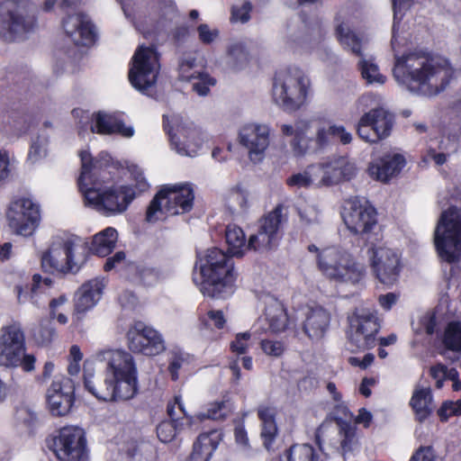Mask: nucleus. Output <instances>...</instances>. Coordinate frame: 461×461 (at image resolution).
<instances>
[{
	"label": "nucleus",
	"instance_id": "f257e3e1",
	"mask_svg": "<svg viewBox=\"0 0 461 461\" xmlns=\"http://www.w3.org/2000/svg\"><path fill=\"white\" fill-rule=\"evenodd\" d=\"M92 361L103 365V376L89 370L84 375L86 389L102 401H127L138 390V370L133 357L122 349L106 348L95 352Z\"/></svg>",
	"mask_w": 461,
	"mask_h": 461
},
{
	"label": "nucleus",
	"instance_id": "f03ea898",
	"mask_svg": "<svg viewBox=\"0 0 461 461\" xmlns=\"http://www.w3.org/2000/svg\"><path fill=\"white\" fill-rule=\"evenodd\" d=\"M454 72L446 58L424 51H413L402 57L395 55L393 69L398 84L413 94L429 97L444 91Z\"/></svg>",
	"mask_w": 461,
	"mask_h": 461
},
{
	"label": "nucleus",
	"instance_id": "7ed1b4c3",
	"mask_svg": "<svg viewBox=\"0 0 461 461\" xmlns=\"http://www.w3.org/2000/svg\"><path fill=\"white\" fill-rule=\"evenodd\" d=\"M81 174L78 177V187L83 194L86 205L93 207L105 215H115L124 212L134 199L135 190L129 185H113L103 187L99 179L104 167L109 165L107 154H102V159L93 161L86 151L80 153Z\"/></svg>",
	"mask_w": 461,
	"mask_h": 461
},
{
	"label": "nucleus",
	"instance_id": "20e7f679",
	"mask_svg": "<svg viewBox=\"0 0 461 461\" xmlns=\"http://www.w3.org/2000/svg\"><path fill=\"white\" fill-rule=\"evenodd\" d=\"M193 279L204 295L218 299L230 296L236 280L231 258L218 248L198 254Z\"/></svg>",
	"mask_w": 461,
	"mask_h": 461
},
{
	"label": "nucleus",
	"instance_id": "39448f33",
	"mask_svg": "<svg viewBox=\"0 0 461 461\" xmlns=\"http://www.w3.org/2000/svg\"><path fill=\"white\" fill-rule=\"evenodd\" d=\"M86 258V243L78 236L65 234L53 239L41 257V266L49 272L76 273Z\"/></svg>",
	"mask_w": 461,
	"mask_h": 461
},
{
	"label": "nucleus",
	"instance_id": "423d86ee",
	"mask_svg": "<svg viewBox=\"0 0 461 461\" xmlns=\"http://www.w3.org/2000/svg\"><path fill=\"white\" fill-rule=\"evenodd\" d=\"M194 191L190 183L164 185L150 201L146 221L156 222L166 215H178L190 212L194 206Z\"/></svg>",
	"mask_w": 461,
	"mask_h": 461
},
{
	"label": "nucleus",
	"instance_id": "0eeeda50",
	"mask_svg": "<svg viewBox=\"0 0 461 461\" xmlns=\"http://www.w3.org/2000/svg\"><path fill=\"white\" fill-rule=\"evenodd\" d=\"M36 27V6L30 0H5L0 3V37L16 41Z\"/></svg>",
	"mask_w": 461,
	"mask_h": 461
},
{
	"label": "nucleus",
	"instance_id": "6e6552de",
	"mask_svg": "<svg viewBox=\"0 0 461 461\" xmlns=\"http://www.w3.org/2000/svg\"><path fill=\"white\" fill-rule=\"evenodd\" d=\"M310 86V79L301 68H288L276 75L273 98L284 109L295 111L305 104Z\"/></svg>",
	"mask_w": 461,
	"mask_h": 461
},
{
	"label": "nucleus",
	"instance_id": "1a4fd4ad",
	"mask_svg": "<svg viewBox=\"0 0 461 461\" xmlns=\"http://www.w3.org/2000/svg\"><path fill=\"white\" fill-rule=\"evenodd\" d=\"M319 270L330 280L339 283H358L365 276V266L346 250L337 247L325 248L317 256Z\"/></svg>",
	"mask_w": 461,
	"mask_h": 461
},
{
	"label": "nucleus",
	"instance_id": "9d476101",
	"mask_svg": "<svg viewBox=\"0 0 461 461\" xmlns=\"http://www.w3.org/2000/svg\"><path fill=\"white\" fill-rule=\"evenodd\" d=\"M439 258L448 263L461 256V209L450 207L442 212L434 233Z\"/></svg>",
	"mask_w": 461,
	"mask_h": 461
},
{
	"label": "nucleus",
	"instance_id": "9b49d317",
	"mask_svg": "<svg viewBox=\"0 0 461 461\" xmlns=\"http://www.w3.org/2000/svg\"><path fill=\"white\" fill-rule=\"evenodd\" d=\"M160 65L158 55L153 47H139L132 57L129 80L138 91L152 95Z\"/></svg>",
	"mask_w": 461,
	"mask_h": 461
},
{
	"label": "nucleus",
	"instance_id": "f8f14e48",
	"mask_svg": "<svg viewBox=\"0 0 461 461\" xmlns=\"http://www.w3.org/2000/svg\"><path fill=\"white\" fill-rule=\"evenodd\" d=\"M348 321V338L351 350H366L375 347V335L380 330L376 312L368 308H357Z\"/></svg>",
	"mask_w": 461,
	"mask_h": 461
},
{
	"label": "nucleus",
	"instance_id": "ddd939ff",
	"mask_svg": "<svg viewBox=\"0 0 461 461\" xmlns=\"http://www.w3.org/2000/svg\"><path fill=\"white\" fill-rule=\"evenodd\" d=\"M7 219L10 228L16 234L30 236L40 223V206L30 198H16L9 205Z\"/></svg>",
	"mask_w": 461,
	"mask_h": 461
},
{
	"label": "nucleus",
	"instance_id": "4468645a",
	"mask_svg": "<svg viewBox=\"0 0 461 461\" xmlns=\"http://www.w3.org/2000/svg\"><path fill=\"white\" fill-rule=\"evenodd\" d=\"M50 447L60 461H82L86 455L85 432L77 426L63 427Z\"/></svg>",
	"mask_w": 461,
	"mask_h": 461
},
{
	"label": "nucleus",
	"instance_id": "2eb2a0df",
	"mask_svg": "<svg viewBox=\"0 0 461 461\" xmlns=\"http://www.w3.org/2000/svg\"><path fill=\"white\" fill-rule=\"evenodd\" d=\"M342 218L348 230L362 237L367 236L376 228V212L374 207L358 198L345 202Z\"/></svg>",
	"mask_w": 461,
	"mask_h": 461
},
{
	"label": "nucleus",
	"instance_id": "dca6fc26",
	"mask_svg": "<svg viewBox=\"0 0 461 461\" xmlns=\"http://www.w3.org/2000/svg\"><path fill=\"white\" fill-rule=\"evenodd\" d=\"M393 126V116L384 108L372 109L364 113L356 125L358 137L370 143L387 138Z\"/></svg>",
	"mask_w": 461,
	"mask_h": 461
},
{
	"label": "nucleus",
	"instance_id": "f3484780",
	"mask_svg": "<svg viewBox=\"0 0 461 461\" xmlns=\"http://www.w3.org/2000/svg\"><path fill=\"white\" fill-rule=\"evenodd\" d=\"M128 346L132 352L158 356L166 350L162 334L150 326L138 321L127 333Z\"/></svg>",
	"mask_w": 461,
	"mask_h": 461
},
{
	"label": "nucleus",
	"instance_id": "a211bd4d",
	"mask_svg": "<svg viewBox=\"0 0 461 461\" xmlns=\"http://www.w3.org/2000/svg\"><path fill=\"white\" fill-rule=\"evenodd\" d=\"M281 222L282 208L276 207L259 221L257 232L249 238V249L261 253L274 249L278 245Z\"/></svg>",
	"mask_w": 461,
	"mask_h": 461
},
{
	"label": "nucleus",
	"instance_id": "6ab92c4d",
	"mask_svg": "<svg viewBox=\"0 0 461 461\" xmlns=\"http://www.w3.org/2000/svg\"><path fill=\"white\" fill-rule=\"evenodd\" d=\"M367 253L377 279L386 285H393L399 276L400 259L397 253L384 245L372 246Z\"/></svg>",
	"mask_w": 461,
	"mask_h": 461
},
{
	"label": "nucleus",
	"instance_id": "aec40b11",
	"mask_svg": "<svg viewBox=\"0 0 461 461\" xmlns=\"http://www.w3.org/2000/svg\"><path fill=\"white\" fill-rule=\"evenodd\" d=\"M239 142L248 150L251 161L260 162L270 143V128L267 124H246L239 131Z\"/></svg>",
	"mask_w": 461,
	"mask_h": 461
},
{
	"label": "nucleus",
	"instance_id": "412c9836",
	"mask_svg": "<svg viewBox=\"0 0 461 461\" xmlns=\"http://www.w3.org/2000/svg\"><path fill=\"white\" fill-rule=\"evenodd\" d=\"M169 138L172 147L178 154L192 157L202 147L207 135L193 122H184L169 131Z\"/></svg>",
	"mask_w": 461,
	"mask_h": 461
},
{
	"label": "nucleus",
	"instance_id": "4be33fe9",
	"mask_svg": "<svg viewBox=\"0 0 461 461\" xmlns=\"http://www.w3.org/2000/svg\"><path fill=\"white\" fill-rule=\"evenodd\" d=\"M24 336L13 325L2 329L0 334V366H18L24 352Z\"/></svg>",
	"mask_w": 461,
	"mask_h": 461
},
{
	"label": "nucleus",
	"instance_id": "5701e85b",
	"mask_svg": "<svg viewBox=\"0 0 461 461\" xmlns=\"http://www.w3.org/2000/svg\"><path fill=\"white\" fill-rule=\"evenodd\" d=\"M168 420L161 421L157 427V435L163 443L171 442L178 433L192 425V418L187 416L180 396H176L173 403L167 405Z\"/></svg>",
	"mask_w": 461,
	"mask_h": 461
},
{
	"label": "nucleus",
	"instance_id": "b1692460",
	"mask_svg": "<svg viewBox=\"0 0 461 461\" xmlns=\"http://www.w3.org/2000/svg\"><path fill=\"white\" fill-rule=\"evenodd\" d=\"M104 287L105 283L103 278H94L78 288L74 299V312L77 321L98 303Z\"/></svg>",
	"mask_w": 461,
	"mask_h": 461
},
{
	"label": "nucleus",
	"instance_id": "393cba45",
	"mask_svg": "<svg viewBox=\"0 0 461 461\" xmlns=\"http://www.w3.org/2000/svg\"><path fill=\"white\" fill-rule=\"evenodd\" d=\"M47 401L50 412L55 416L68 414L73 403L72 385L68 378L53 381L47 391Z\"/></svg>",
	"mask_w": 461,
	"mask_h": 461
},
{
	"label": "nucleus",
	"instance_id": "a878e982",
	"mask_svg": "<svg viewBox=\"0 0 461 461\" xmlns=\"http://www.w3.org/2000/svg\"><path fill=\"white\" fill-rule=\"evenodd\" d=\"M335 35L340 46L348 52L361 57L362 49L366 42L364 36L351 28L350 21L346 17L344 11L339 12L337 17Z\"/></svg>",
	"mask_w": 461,
	"mask_h": 461
},
{
	"label": "nucleus",
	"instance_id": "bb28decb",
	"mask_svg": "<svg viewBox=\"0 0 461 461\" xmlns=\"http://www.w3.org/2000/svg\"><path fill=\"white\" fill-rule=\"evenodd\" d=\"M63 28L76 45L86 46L94 41L93 25L85 14L68 15L63 21Z\"/></svg>",
	"mask_w": 461,
	"mask_h": 461
},
{
	"label": "nucleus",
	"instance_id": "cd10ccee",
	"mask_svg": "<svg viewBox=\"0 0 461 461\" xmlns=\"http://www.w3.org/2000/svg\"><path fill=\"white\" fill-rule=\"evenodd\" d=\"M303 329L311 339H320L326 333L330 321V313L321 306H309L303 309Z\"/></svg>",
	"mask_w": 461,
	"mask_h": 461
},
{
	"label": "nucleus",
	"instance_id": "c85d7f7f",
	"mask_svg": "<svg viewBox=\"0 0 461 461\" xmlns=\"http://www.w3.org/2000/svg\"><path fill=\"white\" fill-rule=\"evenodd\" d=\"M404 165L405 159L402 155L386 154L371 162L367 171L373 179L385 183L399 174Z\"/></svg>",
	"mask_w": 461,
	"mask_h": 461
},
{
	"label": "nucleus",
	"instance_id": "c756f323",
	"mask_svg": "<svg viewBox=\"0 0 461 461\" xmlns=\"http://www.w3.org/2000/svg\"><path fill=\"white\" fill-rule=\"evenodd\" d=\"M91 131L99 134L118 133L125 138L134 135V129L131 126H126L118 116L102 112L95 114V125L91 126Z\"/></svg>",
	"mask_w": 461,
	"mask_h": 461
},
{
	"label": "nucleus",
	"instance_id": "7c9ffc66",
	"mask_svg": "<svg viewBox=\"0 0 461 461\" xmlns=\"http://www.w3.org/2000/svg\"><path fill=\"white\" fill-rule=\"evenodd\" d=\"M327 167L332 185L351 180L357 176L358 170L355 160L348 156L329 158Z\"/></svg>",
	"mask_w": 461,
	"mask_h": 461
},
{
	"label": "nucleus",
	"instance_id": "2f4dec72",
	"mask_svg": "<svg viewBox=\"0 0 461 461\" xmlns=\"http://www.w3.org/2000/svg\"><path fill=\"white\" fill-rule=\"evenodd\" d=\"M221 440V433L217 429L201 433L193 446L191 461H209Z\"/></svg>",
	"mask_w": 461,
	"mask_h": 461
},
{
	"label": "nucleus",
	"instance_id": "473e14b6",
	"mask_svg": "<svg viewBox=\"0 0 461 461\" xmlns=\"http://www.w3.org/2000/svg\"><path fill=\"white\" fill-rule=\"evenodd\" d=\"M357 66L362 79L367 85L380 86L386 82V77L381 73L373 57H366L365 55L359 57Z\"/></svg>",
	"mask_w": 461,
	"mask_h": 461
},
{
	"label": "nucleus",
	"instance_id": "72a5a7b5",
	"mask_svg": "<svg viewBox=\"0 0 461 461\" xmlns=\"http://www.w3.org/2000/svg\"><path fill=\"white\" fill-rule=\"evenodd\" d=\"M117 239V230L108 227L93 237L90 249L97 256L106 257L114 249Z\"/></svg>",
	"mask_w": 461,
	"mask_h": 461
},
{
	"label": "nucleus",
	"instance_id": "f704fd0d",
	"mask_svg": "<svg viewBox=\"0 0 461 461\" xmlns=\"http://www.w3.org/2000/svg\"><path fill=\"white\" fill-rule=\"evenodd\" d=\"M258 416L262 423L261 437L265 447L268 448L277 433L275 420L276 410L271 406L260 405L258 409Z\"/></svg>",
	"mask_w": 461,
	"mask_h": 461
},
{
	"label": "nucleus",
	"instance_id": "c9c22d12",
	"mask_svg": "<svg viewBox=\"0 0 461 461\" xmlns=\"http://www.w3.org/2000/svg\"><path fill=\"white\" fill-rule=\"evenodd\" d=\"M194 63V59L183 61L180 65V78L185 81H191L194 79L195 81L192 84V88L194 92H196L199 95H206L209 92V86H213L215 81L212 78H210L205 74H198L188 75L187 71L189 68L193 67Z\"/></svg>",
	"mask_w": 461,
	"mask_h": 461
},
{
	"label": "nucleus",
	"instance_id": "e433bc0d",
	"mask_svg": "<svg viewBox=\"0 0 461 461\" xmlns=\"http://www.w3.org/2000/svg\"><path fill=\"white\" fill-rule=\"evenodd\" d=\"M411 405L418 420L420 421L425 420L434 408L430 388L416 389L411 399Z\"/></svg>",
	"mask_w": 461,
	"mask_h": 461
},
{
	"label": "nucleus",
	"instance_id": "4c0bfd02",
	"mask_svg": "<svg viewBox=\"0 0 461 461\" xmlns=\"http://www.w3.org/2000/svg\"><path fill=\"white\" fill-rule=\"evenodd\" d=\"M225 240L228 250L232 256L240 257L246 250H249L243 230L235 224H229L226 227Z\"/></svg>",
	"mask_w": 461,
	"mask_h": 461
},
{
	"label": "nucleus",
	"instance_id": "58836bf2",
	"mask_svg": "<svg viewBox=\"0 0 461 461\" xmlns=\"http://www.w3.org/2000/svg\"><path fill=\"white\" fill-rule=\"evenodd\" d=\"M266 320L273 332L284 331L288 325V317L283 304L273 301L266 307Z\"/></svg>",
	"mask_w": 461,
	"mask_h": 461
},
{
	"label": "nucleus",
	"instance_id": "ea45409f",
	"mask_svg": "<svg viewBox=\"0 0 461 461\" xmlns=\"http://www.w3.org/2000/svg\"><path fill=\"white\" fill-rule=\"evenodd\" d=\"M414 0H393V37L391 41L392 49L393 51L397 50V48L403 46L407 42V38L401 36L398 29V21L401 20L402 13L408 10L413 4Z\"/></svg>",
	"mask_w": 461,
	"mask_h": 461
},
{
	"label": "nucleus",
	"instance_id": "a19ab883",
	"mask_svg": "<svg viewBox=\"0 0 461 461\" xmlns=\"http://www.w3.org/2000/svg\"><path fill=\"white\" fill-rule=\"evenodd\" d=\"M442 345L447 351L461 355V321H450L445 328L441 339Z\"/></svg>",
	"mask_w": 461,
	"mask_h": 461
},
{
	"label": "nucleus",
	"instance_id": "79ce46f5",
	"mask_svg": "<svg viewBox=\"0 0 461 461\" xmlns=\"http://www.w3.org/2000/svg\"><path fill=\"white\" fill-rule=\"evenodd\" d=\"M226 204L233 212H244L249 208V193L240 185L230 188L225 194Z\"/></svg>",
	"mask_w": 461,
	"mask_h": 461
},
{
	"label": "nucleus",
	"instance_id": "37998d69",
	"mask_svg": "<svg viewBox=\"0 0 461 461\" xmlns=\"http://www.w3.org/2000/svg\"><path fill=\"white\" fill-rule=\"evenodd\" d=\"M312 187L331 186V180L327 167V160L306 167Z\"/></svg>",
	"mask_w": 461,
	"mask_h": 461
},
{
	"label": "nucleus",
	"instance_id": "c03bdc74",
	"mask_svg": "<svg viewBox=\"0 0 461 461\" xmlns=\"http://www.w3.org/2000/svg\"><path fill=\"white\" fill-rule=\"evenodd\" d=\"M296 211L300 218V223L305 228H310L321 222V212L313 203H309L305 201L300 202L296 205Z\"/></svg>",
	"mask_w": 461,
	"mask_h": 461
},
{
	"label": "nucleus",
	"instance_id": "a18cd8bd",
	"mask_svg": "<svg viewBox=\"0 0 461 461\" xmlns=\"http://www.w3.org/2000/svg\"><path fill=\"white\" fill-rule=\"evenodd\" d=\"M339 430V445H335L334 448L342 456H345L348 452L352 449V446L355 442V428L352 424L341 420H337Z\"/></svg>",
	"mask_w": 461,
	"mask_h": 461
},
{
	"label": "nucleus",
	"instance_id": "49530a36",
	"mask_svg": "<svg viewBox=\"0 0 461 461\" xmlns=\"http://www.w3.org/2000/svg\"><path fill=\"white\" fill-rule=\"evenodd\" d=\"M249 62V53L241 42H235L229 46L227 63L234 69L244 68Z\"/></svg>",
	"mask_w": 461,
	"mask_h": 461
},
{
	"label": "nucleus",
	"instance_id": "de8ad7c7",
	"mask_svg": "<svg viewBox=\"0 0 461 461\" xmlns=\"http://www.w3.org/2000/svg\"><path fill=\"white\" fill-rule=\"evenodd\" d=\"M36 289L38 288H30V291L28 292L27 287H23L21 285H15L14 291L16 294L18 303L23 304L27 301H30V303L36 308L43 307L48 301L47 296L41 295L37 293Z\"/></svg>",
	"mask_w": 461,
	"mask_h": 461
},
{
	"label": "nucleus",
	"instance_id": "09e8293b",
	"mask_svg": "<svg viewBox=\"0 0 461 461\" xmlns=\"http://www.w3.org/2000/svg\"><path fill=\"white\" fill-rule=\"evenodd\" d=\"M319 117H312L311 119H302L296 122L297 133L299 134V140L294 143V149L298 154H303L307 149V136L312 129H315V122Z\"/></svg>",
	"mask_w": 461,
	"mask_h": 461
},
{
	"label": "nucleus",
	"instance_id": "8fccbe9b",
	"mask_svg": "<svg viewBox=\"0 0 461 461\" xmlns=\"http://www.w3.org/2000/svg\"><path fill=\"white\" fill-rule=\"evenodd\" d=\"M315 135L312 139L316 147L323 149L330 145L332 138V123L321 117L315 122Z\"/></svg>",
	"mask_w": 461,
	"mask_h": 461
},
{
	"label": "nucleus",
	"instance_id": "3c124183",
	"mask_svg": "<svg viewBox=\"0 0 461 461\" xmlns=\"http://www.w3.org/2000/svg\"><path fill=\"white\" fill-rule=\"evenodd\" d=\"M287 461H321L315 449L308 444L294 445L289 448Z\"/></svg>",
	"mask_w": 461,
	"mask_h": 461
},
{
	"label": "nucleus",
	"instance_id": "603ef678",
	"mask_svg": "<svg viewBox=\"0 0 461 461\" xmlns=\"http://www.w3.org/2000/svg\"><path fill=\"white\" fill-rule=\"evenodd\" d=\"M56 329L51 320L42 319L39 326L33 330V338L41 345L50 344L56 337Z\"/></svg>",
	"mask_w": 461,
	"mask_h": 461
},
{
	"label": "nucleus",
	"instance_id": "864d4df0",
	"mask_svg": "<svg viewBox=\"0 0 461 461\" xmlns=\"http://www.w3.org/2000/svg\"><path fill=\"white\" fill-rule=\"evenodd\" d=\"M15 420L18 424L23 426L28 430H32L38 424L37 413L27 406L17 409Z\"/></svg>",
	"mask_w": 461,
	"mask_h": 461
},
{
	"label": "nucleus",
	"instance_id": "5fc2aeb1",
	"mask_svg": "<svg viewBox=\"0 0 461 461\" xmlns=\"http://www.w3.org/2000/svg\"><path fill=\"white\" fill-rule=\"evenodd\" d=\"M251 10L252 5L249 2H244L240 5H233L230 10V23H248L250 20Z\"/></svg>",
	"mask_w": 461,
	"mask_h": 461
},
{
	"label": "nucleus",
	"instance_id": "6e6d98bb",
	"mask_svg": "<svg viewBox=\"0 0 461 461\" xmlns=\"http://www.w3.org/2000/svg\"><path fill=\"white\" fill-rule=\"evenodd\" d=\"M226 416V407L224 402H214L210 405L208 410L203 412L197 414V419L200 420H222Z\"/></svg>",
	"mask_w": 461,
	"mask_h": 461
},
{
	"label": "nucleus",
	"instance_id": "4d7b16f0",
	"mask_svg": "<svg viewBox=\"0 0 461 461\" xmlns=\"http://www.w3.org/2000/svg\"><path fill=\"white\" fill-rule=\"evenodd\" d=\"M139 276L141 282L146 285H153L164 277L162 271L151 267H140L139 269Z\"/></svg>",
	"mask_w": 461,
	"mask_h": 461
},
{
	"label": "nucleus",
	"instance_id": "13d9d810",
	"mask_svg": "<svg viewBox=\"0 0 461 461\" xmlns=\"http://www.w3.org/2000/svg\"><path fill=\"white\" fill-rule=\"evenodd\" d=\"M47 155V139L38 137L32 143L28 158L32 163L37 162L39 159Z\"/></svg>",
	"mask_w": 461,
	"mask_h": 461
},
{
	"label": "nucleus",
	"instance_id": "bf43d9fd",
	"mask_svg": "<svg viewBox=\"0 0 461 461\" xmlns=\"http://www.w3.org/2000/svg\"><path fill=\"white\" fill-rule=\"evenodd\" d=\"M14 159L6 150L0 149V183L7 180L13 173Z\"/></svg>",
	"mask_w": 461,
	"mask_h": 461
},
{
	"label": "nucleus",
	"instance_id": "052dcab7",
	"mask_svg": "<svg viewBox=\"0 0 461 461\" xmlns=\"http://www.w3.org/2000/svg\"><path fill=\"white\" fill-rule=\"evenodd\" d=\"M250 332H242L236 335L235 339L230 343V348L233 352L243 355L250 346Z\"/></svg>",
	"mask_w": 461,
	"mask_h": 461
},
{
	"label": "nucleus",
	"instance_id": "680f3d73",
	"mask_svg": "<svg viewBox=\"0 0 461 461\" xmlns=\"http://www.w3.org/2000/svg\"><path fill=\"white\" fill-rule=\"evenodd\" d=\"M286 185L292 188L312 187L306 168L299 173L294 174L286 179Z\"/></svg>",
	"mask_w": 461,
	"mask_h": 461
},
{
	"label": "nucleus",
	"instance_id": "e2e57ef3",
	"mask_svg": "<svg viewBox=\"0 0 461 461\" xmlns=\"http://www.w3.org/2000/svg\"><path fill=\"white\" fill-rule=\"evenodd\" d=\"M198 39L203 44H211L219 37V30L211 28L206 23H202L197 27Z\"/></svg>",
	"mask_w": 461,
	"mask_h": 461
},
{
	"label": "nucleus",
	"instance_id": "0e129e2a",
	"mask_svg": "<svg viewBox=\"0 0 461 461\" xmlns=\"http://www.w3.org/2000/svg\"><path fill=\"white\" fill-rule=\"evenodd\" d=\"M52 281L50 278H42L40 275L35 274L32 276L30 288H38L37 293L41 295H46L47 299L50 295Z\"/></svg>",
	"mask_w": 461,
	"mask_h": 461
},
{
	"label": "nucleus",
	"instance_id": "69168bd1",
	"mask_svg": "<svg viewBox=\"0 0 461 461\" xmlns=\"http://www.w3.org/2000/svg\"><path fill=\"white\" fill-rule=\"evenodd\" d=\"M260 345L264 353L271 357H280L285 350V347L281 341L264 339L261 341Z\"/></svg>",
	"mask_w": 461,
	"mask_h": 461
},
{
	"label": "nucleus",
	"instance_id": "338daca9",
	"mask_svg": "<svg viewBox=\"0 0 461 461\" xmlns=\"http://www.w3.org/2000/svg\"><path fill=\"white\" fill-rule=\"evenodd\" d=\"M185 358L181 352H172L171 358L168 366V371L173 380L178 377V370L182 367Z\"/></svg>",
	"mask_w": 461,
	"mask_h": 461
},
{
	"label": "nucleus",
	"instance_id": "774afa93",
	"mask_svg": "<svg viewBox=\"0 0 461 461\" xmlns=\"http://www.w3.org/2000/svg\"><path fill=\"white\" fill-rule=\"evenodd\" d=\"M332 138L337 139L340 144L348 145L353 140L351 132L346 130L343 125L332 123Z\"/></svg>",
	"mask_w": 461,
	"mask_h": 461
}]
</instances>
